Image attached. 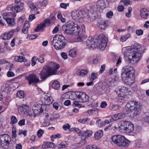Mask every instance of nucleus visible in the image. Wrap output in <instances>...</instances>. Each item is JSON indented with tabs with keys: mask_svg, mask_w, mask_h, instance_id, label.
Instances as JSON below:
<instances>
[{
	"mask_svg": "<svg viewBox=\"0 0 149 149\" xmlns=\"http://www.w3.org/2000/svg\"><path fill=\"white\" fill-rule=\"evenodd\" d=\"M32 108L35 117L36 116L41 115L44 111L45 113V109L47 108L49 109V107H46L44 104H39L34 105L33 106Z\"/></svg>",
	"mask_w": 149,
	"mask_h": 149,
	"instance_id": "obj_12",
	"label": "nucleus"
},
{
	"mask_svg": "<svg viewBox=\"0 0 149 149\" xmlns=\"http://www.w3.org/2000/svg\"><path fill=\"white\" fill-rule=\"evenodd\" d=\"M28 5L29 7L31 8V9L32 11H33V10H34L35 11H37V8L34 5L33 3L31 2H29L28 3Z\"/></svg>",
	"mask_w": 149,
	"mask_h": 149,
	"instance_id": "obj_38",
	"label": "nucleus"
},
{
	"mask_svg": "<svg viewBox=\"0 0 149 149\" xmlns=\"http://www.w3.org/2000/svg\"><path fill=\"white\" fill-rule=\"evenodd\" d=\"M52 87L56 90H58L60 88V84L58 81H54L52 84Z\"/></svg>",
	"mask_w": 149,
	"mask_h": 149,
	"instance_id": "obj_33",
	"label": "nucleus"
},
{
	"mask_svg": "<svg viewBox=\"0 0 149 149\" xmlns=\"http://www.w3.org/2000/svg\"><path fill=\"white\" fill-rule=\"evenodd\" d=\"M24 3H20L19 4L13 6L11 4L8 6L7 7V9L8 10H11L12 12L18 13L20 12L24 9Z\"/></svg>",
	"mask_w": 149,
	"mask_h": 149,
	"instance_id": "obj_14",
	"label": "nucleus"
},
{
	"mask_svg": "<svg viewBox=\"0 0 149 149\" xmlns=\"http://www.w3.org/2000/svg\"><path fill=\"white\" fill-rule=\"evenodd\" d=\"M59 25L58 24L57 26H56L53 30L52 33H57L59 30Z\"/></svg>",
	"mask_w": 149,
	"mask_h": 149,
	"instance_id": "obj_54",
	"label": "nucleus"
},
{
	"mask_svg": "<svg viewBox=\"0 0 149 149\" xmlns=\"http://www.w3.org/2000/svg\"><path fill=\"white\" fill-rule=\"evenodd\" d=\"M120 107L118 104H115L112 105L110 107L111 110L113 111H116L120 109Z\"/></svg>",
	"mask_w": 149,
	"mask_h": 149,
	"instance_id": "obj_36",
	"label": "nucleus"
},
{
	"mask_svg": "<svg viewBox=\"0 0 149 149\" xmlns=\"http://www.w3.org/2000/svg\"><path fill=\"white\" fill-rule=\"evenodd\" d=\"M34 59L36 60L37 59V58L36 56H34L32 58L31 65L32 66H34L36 64V61H35L34 60Z\"/></svg>",
	"mask_w": 149,
	"mask_h": 149,
	"instance_id": "obj_48",
	"label": "nucleus"
},
{
	"mask_svg": "<svg viewBox=\"0 0 149 149\" xmlns=\"http://www.w3.org/2000/svg\"><path fill=\"white\" fill-rule=\"evenodd\" d=\"M143 33V31L141 29H137L136 31V33L138 36L141 35Z\"/></svg>",
	"mask_w": 149,
	"mask_h": 149,
	"instance_id": "obj_44",
	"label": "nucleus"
},
{
	"mask_svg": "<svg viewBox=\"0 0 149 149\" xmlns=\"http://www.w3.org/2000/svg\"><path fill=\"white\" fill-rule=\"evenodd\" d=\"M120 2L123 3L126 6H127L130 4V2L128 0H122Z\"/></svg>",
	"mask_w": 149,
	"mask_h": 149,
	"instance_id": "obj_60",
	"label": "nucleus"
},
{
	"mask_svg": "<svg viewBox=\"0 0 149 149\" xmlns=\"http://www.w3.org/2000/svg\"><path fill=\"white\" fill-rule=\"evenodd\" d=\"M69 4L68 3H61L60 4V6L61 8L65 9H66L67 8V6H69Z\"/></svg>",
	"mask_w": 149,
	"mask_h": 149,
	"instance_id": "obj_50",
	"label": "nucleus"
},
{
	"mask_svg": "<svg viewBox=\"0 0 149 149\" xmlns=\"http://www.w3.org/2000/svg\"><path fill=\"white\" fill-rule=\"evenodd\" d=\"M69 55L72 57H74L77 55V52L75 49H71L69 52Z\"/></svg>",
	"mask_w": 149,
	"mask_h": 149,
	"instance_id": "obj_32",
	"label": "nucleus"
},
{
	"mask_svg": "<svg viewBox=\"0 0 149 149\" xmlns=\"http://www.w3.org/2000/svg\"><path fill=\"white\" fill-rule=\"evenodd\" d=\"M63 128L65 130H67L70 129V126L69 124L67 123L64 125Z\"/></svg>",
	"mask_w": 149,
	"mask_h": 149,
	"instance_id": "obj_45",
	"label": "nucleus"
},
{
	"mask_svg": "<svg viewBox=\"0 0 149 149\" xmlns=\"http://www.w3.org/2000/svg\"><path fill=\"white\" fill-rule=\"evenodd\" d=\"M117 91L120 92L121 94H124L125 95H130L132 94L131 92L129 91L128 88L124 86H121L118 87L117 89Z\"/></svg>",
	"mask_w": 149,
	"mask_h": 149,
	"instance_id": "obj_20",
	"label": "nucleus"
},
{
	"mask_svg": "<svg viewBox=\"0 0 149 149\" xmlns=\"http://www.w3.org/2000/svg\"><path fill=\"white\" fill-rule=\"evenodd\" d=\"M42 101L43 104L49 105L53 102V99L51 96L46 95L44 97L42 98Z\"/></svg>",
	"mask_w": 149,
	"mask_h": 149,
	"instance_id": "obj_19",
	"label": "nucleus"
},
{
	"mask_svg": "<svg viewBox=\"0 0 149 149\" xmlns=\"http://www.w3.org/2000/svg\"><path fill=\"white\" fill-rule=\"evenodd\" d=\"M7 36L8 40L10 39L12 37L13 35V33L11 31H9L8 33H6Z\"/></svg>",
	"mask_w": 149,
	"mask_h": 149,
	"instance_id": "obj_51",
	"label": "nucleus"
},
{
	"mask_svg": "<svg viewBox=\"0 0 149 149\" xmlns=\"http://www.w3.org/2000/svg\"><path fill=\"white\" fill-rule=\"evenodd\" d=\"M18 110H20L21 112L23 111L25 113H28L29 111V109L28 106L26 104L20 105L18 107Z\"/></svg>",
	"mask_w": 149,
	"mask_h": 149,
	"instance_id": "obj_24",
	"label": "nucleus"
},
{
	"mask_svg": "<svg viewBox=\"0 0 149 149\" xmlns=\"http://www.w3.org/2000/svg\"><path fill=\"white\" fill-rule=\"evenodd\" d=\"M25 120L24 119H22L20 120L18 123V125L22 126L25 125Z\"/></svg>",
	"mask_w": 149,
	"mask_h": 149,
	"instance_id": "obj_57",
	"label": "nucleus"
},
{
	"mask_svg": "<svg viewBox=\"0 0 149 149\" xmlns=\"http://www.w3.org/2000/svg\"><path fill=\"white\" fill-rule=\"evenodd\" d=\"M97 73H92L91 74V78L92 81L94 80V79L97 78Z\"/></svg>",
	"mask_w": 149,
	"mask_h": 149,
	"instance_id": "obj_47",
	"label": "nucleus"
},
{
	"mask_svg": "<svg viewBox=\"0 0 149 149\" xmlns=\"http://www.w3.org/2000/svg\"><path fill=\"white\" fill-rule=\"evenodd\" d=\"M36 18L34 14L30 15L29 16V19L30 21H32Z\"/></svg>",
	"mask_w": 149,
	"mask_h": 149,
	"instance_id": "obj_55",
	"label": "nucleus"
},
{
	"mask_svg": "<svg viewBox=\"0 0 149 149\" xmlns=\"http://www.w3.org/2000/svg\"><path fill=\"white\" fill-rule=\"evenodd\" d=\"M107 26V24L105 21L101 20L99 22V27L102 29H104Z\"/></svg>",
	"mask_w": 149,
	"mask_h": 149,
	"instance_id": "obj_31",
	"label": "nucleus"
},
{
	"mask_svg": "<svg viewBox=\"0 0 149 149\" xmlns=\"http://www.w3.org/2000/svg\"><path fill=\"white\" fill-rule=\"evenodd\" d=\"M140 15L142 18L147 19L149 17V11L145 8H142L140 10Z\"/></svg>",
	"mask_w": 149,
	"mask_h": 149,
	"instance_id": "obj_23",
	"label": "nucleus"
},
{
	"mask_svg": "<svg viewBox=\"0 0 149 149\" xmlns=\"http://www.w3.org/2000/svg\"><path fill=\"white\" fill-rule=\"evenodd\" d=\"M10 119L11 121L10 122V124H15L18 121L17 118L14 116H11Z\"/></svg>",
	"mask_w": 149,
	"mask_h": 149,
	"instance_id": "obj_39",
	"label": "nucleus"
},
{
	"mask_svg": "<svg viewBox=\"0 0 149 149\" xmlns=\"http://www.w3.org/2000/svg\"><path fill=\"white\" fill-rule=\"evenodd\" d=\"M59 68V65L56 64L54 67H48L43 68L39 74L41 79L44 81L51 75L58 74L57 70Z\"/></svg>",
	"mask_w": 149,
	"mask_h": 149,
	"instance_id": "obj_5",
	"label": "nucleus"
},
{
	"mask_svg": "<svg viewBox=\"0 0 149 149\" xmlns=\"http://www.w3.org/2000/svg\"><path fill=\"white\" fill-rule=\"evenodd\" d=\"M71 16L73 19L78 20L84 17V9L81 10H75L71 13Z\"/></svg>",
	"mask_w": 149,
	"mask_h": 149,
	"instance_id": "obj_15",
	"label": "nucleus"
},
{
	"mask_svg": "<svg viewBox=\"0 0 149 149\" xmlns=\"http://www.w3.org/2000/svg\"><path fill=\"white\" fill-rule=\"evenodd\" d=\"M40 3L42 6L45 7L47 4L48 2L47 0H43L42 1L40 2Z\"/></svg>",
	"mask_w": 149,
	"mask_h": 149,
	"instance_id": "obj_56",
	"label": "nucleus"
},
{
	"mask_svg": "<svg viewBox=\"0 0 149 149\" xmlns=\"http://www.w3.org/2000/svg\"><path fill=\"white\" fill-rule=\"evenodd\" d=\"M15 19L11 18H8V19H6V22L8 24V25L9 26H13L15 24Z\"/></svg>",
	"mask_w": 149,
	"mask_h": 149,
	"instance_id": "obj_30",
	"label": "nucleus"
},
{
	"mask_svg": "<svg viewBox=\"0 0 149 149\" xmlns=\"http://www.w3.org/2000/svg\"><path fill=\"white\" fill-rule=\"evenodd\" d=\"M113 15V13L112 11H110L106 14L107 17L109 18H110Z\"/></svg>",
	"mask_w": 149,
	"mask_h": 149,
	"instance_id": "obj_53",
	"label": "nucleus"
},
{
	"mask_svg": "<svg viewBox=\"0 0 149 149\" xmlns=\"http://www.w3.org/2000/svg\"><path fill=\"white\" fill-rule=\"evenodd\" d=\"M59 117V115L58 114H54L53 115V118L49 117V121H52L54 120H56Z\"/></svg>",
	"mask_w": 149,
	"mask_h": 149,
	"instance_id": "obj_42",
	"label": "nucleus"
},
{
	"mask_svg": "<svg viewBox=\"0 0 149 149\" xmlns=\"http://www.w3.org/2000/svg\"><path fill=\"white\" fill-rule=\"evenodd\" d=\"M15 60L17 62H25L27 61L25 58L22 56H18L15 57Z\"/></svg>",
	"mask_w": 149,
	"mask_h": 149,
	"instance_id": "obj_29",
	"label": "nucleus"
},
{
	"mask_svg": "<svg viewBox=\"0 0 149 149\" xmlns=\"http://www.w3.org/2000/svg\"><path fill=\"white\" fill-rule=\"evenodd\" d=\"M123 116V113H121L113 115L110 119V122H112L114 121H116L118 119H120L122 118Z\"/></svg>",
	"mask_w": 149,
	"mask_h": 149,
	"instance_id": "obj_25",
	"label": "nucleus"
},
{
	"mask_svg": "<svg viewBox=\"0 0 149 149\" xmlns=\"http://www.w3.org/2000/svg\"><path fill=\"white\" fill-rule=\"evenodd\" d=\"M127 94L125 95L124 94H121V93H119L118 95V100H120L121 102H123L125 100V97Z\"/></svg>",
	"mask_w": 149,
	"mask_h": 149,
	"instance_id": "obj_37",
	"label": "nucleus"
},
{
	"mask_svg": "<svg viewBox=\"0 0 149 149\" xmlns=\"http://www.w3.org/2000/svg\"><path fill=\"white\" fill-rule=\"evenodd\" d=\"M93 132L91 130H87L84 131V132L81 133V143L82 145L86 143V139L90 137L92 135Z\"/></svg>",
	"mask_w": 149,
	"mask_h": 149,
	"instance_id": "obj_16",
	"label": "nucleus"
},
{
	"mask_svg": "<svg viewBox=\"0 0 149 149\" xmlns=\"http://www.w3.org/2000/svg\"><path fill=\"white\" fill-rule=\"evenodd\" d=\"M49 109L47 108L45 110V112L43 114L44 116L45 117V118L44 119V121L41 124V127H46L49 125L50 124V122L48 121L49 120V118L48 117L49 116Z\"/></svg>",
	"mask_w": 149,
	"mask_h": 149,
	"instance_id": "obj_18",
	"label": "nucleus"
},
{
	"mask_svg": "<svg viewBox=\"0 0 149 149\" xmlns=\"http://www.w3.org/2000/svg\"><path fill=\"white\" fill-rule=\"evenodd\" d=\"M119 128L120 130H123L129 133L132 132L134 130V126L132 123L128 121H122L120 123Z\"/></svg>",
	"mask_w": 149,
	"mask_h": 149,
	"instance_id": "obj_11",
	"label": "nucleus"
},
{
	"mask_svg": "<svg viewBox=\"0 0 149 149\" xmlns=\"http://www.w3.org/2000/svg\"><path fill=\"white\" fill-rule=\"evenodd\" d=\"M61 137L60 134L58 133L57 134L53 135L51 136V138H58Z\"/></svg>",
	"mask_w": 149,
	"mask_h": 149,
	"instance_id": "obj_61",
	"label": "nucleus"
},
{
	"mask_svg": "<svg viewBox=\"0 0 149 149\" xmlns=\"http://www.w3.org/2000/svg\"><path fill=\"white\" fill-rule=\"evenodd\" d=\"M61 56L62 58L64 59H66L67 58V56L65 52H62L61 53Z\"/></svg>",
	"mask_w": 149,
	"mask_h": 149,
	"instance_id": "obj_64",
	"label": "nucleus"
},
{
	"mask_svg": "<svg viewBox=\"0 0 149 149\" xmlns=\"http://www.w3.org/2000/svg\"><path fill=\"white\" fill-rule=\"evenodd\" d=\"M25 80H26L29 85L32 84H36L40 80L36 74L34 73L29 74L25 77Z\"/></svg>",
	"mask_w": 149,
	"mask_h": 149,
	"instance_id": "obj_13",
	"label": "nucleus"
},
{
	"mask_svg": "<svg viewBox=\"0 0 149 149\" xmlns=\"http://www.w3.org/2000/svg\"><path fill=\"white\" fill-rule=\"evenodd\" d=\"M144 120L145 122L149 123V113L145 115L144 117Z\"/></svg>",
	"mask_w": 149,
	"mask_h": 149,
	"instance_id": "obj_46",
	"label": "nucleus"
},
{
	"mask_svg": "<svg viewBox=\"0 0 149 149\" xmlns=\"http://www.w3.org/2000/svg\"><path fill=\"white\" fill-rule=\"evenodd\" d=\"M54 145L52 142H47L44 143L42 146L41 149H45L47 148H53Z\"/></svg>",
	"mask_w": 149,
	"mask_h": 149,
	"instance_id": "obj_27",
	"label": "nucleus"
},
{
	"mask_svg": "<svg viewBox=\"0 0 149 149\" xmlns=\"http://www.w3.org/2000/svg\"><path fill=\"white\" fill-rule=\"evenodd\" d=\"M87 112L90 115L96 114L98 112V110L97 109H93L88 110Z\"/></svg>",
	"mask_w": 149,
	"mask_h": 149,
	"instance_id": "obj_35",
	"label": "nucleus"
},
{
	"mask_svg": "<svg viewBox=\"0 0 149 149\" xmlns=\"http://www.w3.org/2000/svg\"><path fill=\"white\" fill-rule=\"evenodd\" d=\"M103 135V131L102 130H99L95 132L94 134V137L95 140H99L100 139Z\"/></svg>",
	"mask_w": 149,
	"mask_h": 149,
	"instance_id": "obj_26",
	"label": "nucleus"
},
{
	"mask_svg": "<svg viewBox=\"0 0 149 149\" xmlns=\"http://www.w3.org/2000/svg\"><path fill=\"white\" fill-rule=\"evenodd\" d=\"M107 2V0H98L96 2V6L97 9L102 10L106 7V2Z\"/></svg>",
	"mask_w": 149,
	"mask_h": 149,
	"instance_id": "obj_21",
	"label": "nucleus"
},
{
	"mask_svg": "<svg viewBox=\"0 0 149 149\" xmlns=\"http://www.w3.org/2000/svg\"><path fill=\"white\" fill-rule=\"evenodd\" d=\"M30 25L28 21H26L25 22L24 27L28 29L30 27Z\"/></svg>",
	"mask_w": 149,
	"mask_h": 149,
	"instance_id": "obj_62",
	"label": "nucleus"
},
{
	"mask_svg": "<svg viewBox=\"0 0 149 149\" xmlns=\"http://www.w3.org/2000/svg\"><path fill=\"white\" fill-rule=\"evenodd\" d=\"M71 131H75L77 133L78 135L80 136L81 135V132L80 130L78 128L75 127L71 128L70 129Z\"/></svg>",
	"mask_w": 149,
	"mask_h": 149,
	"instance_id": "obj_41",
	"label": "nucleus"
},
{
	"mask_svg": "<svg viewBox=\"0 0 149 149\" xmlns=\"http://www.w3.org/2000/svg\"><path fill=\"white\" fill-rule=\"evenodd\" d=\"M24 93L23 91H19L17 93V96L20 98H22L24 97Z\"/></svg>",
	"mask_w": 149,
	"mask_h": 149,
	"instance_id": "obj_40",
	"label": "nucleus"
},
{
	"mask_svg": "<svg viewBox=\"0 0 149 149\" xmlns=\"http://www.w3.org/2000/svg\"><path fill=\"white\" fill-rule=\"evenodd\" d=\"M62 29L66 33L79 34L81 32V28L78 25L73 22L69 21L67 25L62 26Z\"/></svg>",
	"mask_w": 149,
	"mask_h": 149,
	"instance_id": "obj_4",
	"label": "nucleus"
},
{
	"mask_svg": "<svg viewBox=\"0 0 149 149\" xmlns=\"http://www.w3.org/2000/svg\"><path fill=\"white\" fill-rule=\"evenodd\" d=\"M134 146L136 147L139 148L142 146V140L141 139L136 140L134 143Z\"/></svg>",
	"mask_w": 149,
	"mask_h": 149,
	"instance_id": "obj_34",
	"label": "nucleus"
},
{
	"mask_svg": "<svg viewBox=\"0 0 149 149\" xmlns=\"http://www.w3.org/2000/svg\"><path fill=\"white\" fill-rule=\"evenodd\" d=\"M126 107L133 116H137L140 113L141 106L137 102L130 101L126 104Z\"/></svg>",
	"mask_w": 149,
	"mask_h": 149,
	"instance_id": "obj_7",
	"label": "nucleus"
},
{
	"mask_svg": "<svg viewBox=\"0 0 149 149\" xmlns=\"http://www.w3.org/2000/svg\"><path fill=\"white\" fill-rule=\"evenodd\" d=\"M44 133V131L42 129H39L37 132V135L39 137H40L42 136Z\"/></svg>",
	"mask_w": 149,
	"mask_h": 149,
	"instance_id": "obj_49",
	"label": "nucleus"
},
{
	"mask_svg": "<svg viewBox=\"0 0 149 149\" xmlns=\"http://www.w3.org/2000/svg\"><path fill=\"white\" fill-rule=\"evenodd\" d=\"M107 106V104L105 101L102 102L100 104V107L101 108H104Z\"/></svg>",
	"mask_w": 149,
	"mask_h": 149,
	"instance_id": "obj_58",
	"label": "nucleus"
},
{
	"mask_svg": "<svg viewBox=\"0 0 149 149\" xmlns=\"http://www.w3.org/2000/svg\"><path fill=\"white\" fill-rule=\"evenodd\" d=\"M67 42L65 38L62 35H57L53 39L52 43L55 48L57 50L64 48Z\"/></svg>",
	"mask_w": 149,
	"mask_h": 149,
	"instance_id": "obj_6",
	"label": "nucleus"
},
{
	"mask_svg": "<svg viewBox=\"0 0 149 149\" xmlns=\"http://www.w3.org/2000/svg\"><path fill=\"white\" fill-rule=\"evenodd\" d=\"M51 21L49 19H46L45 20L43 23H40L37 27L36 28L34 29L35 31H39L40 30L44 29L47 26H48L51 24Z\"/></svg>",
	"mask_w": 149,
	"mask_h": 149,
	"instance_id": "obj_17",
	"label": "nucleus"
},
{
	"mask_svg": "<svg viewBox=\"0 0 149 149\" xmlns=\"http://www.w3.org/2000/svg\"><path fill=\"white\" fill-rule=\"evenodd\" d=\"M71 96L74 100L80 102H85L89 100V96L85 93L81 92H75L72 93Z\"/></svg>",
	"mask_w": 149,
	"mask_h": 149,
	"instance_id": "obj_10",
	"label": "nucleus"
},
{
	"mask_svg": "<svg viewBox=\"0 0 149 149\" xmlns=\"http://www.w3.org/2000/svg\"><path fill=\"white\" fill-rule=\"evenodd\" d=\"M97 9L95 7H92L89 10L86 8L84 9V17H86L87 20L90 22H93L97 18Z\"/></svg>",
	"mask_w": 149,
	"mask_h": 149,
	"instance_id": "obj_9",
	"label": "nucleus"
},
{
	"mask_svg": "<svg viewBox=\"0 0 149 149\" xmlns=\"http://www.w3.org/2000/svg\"><path fill=\"white\" fill-rule=\"evenodd\" d=\"M7 35L6 33L2 34L1 36H0V39L3 40H8Z\"/></svg>",
	"mask_w": 149,
	"mask_h": 149,
	"instance_id": "obj_52",
	"label": "nucleus"
},
{
	"mask_svg": "<svg viewBox=\"0 0 149 149\" xmlns=\"http://www.w3.org/2000/svg\"><path fill=\"white\" fill-rule=\"evenodd\" d=\"M53 107L55 109L57 110L58 109L59 105L58 103L55 102L53 104Z\"/></svg>",
	"mask_w": 149,
	"mask_h": 149,
	"instance_id": "obj_59",
	"label": "nucleus"
},
{
	"mask_svg": "<svg viewBox=\"0 0 149 149\" xmlns=\"http://www.w3.org/2000/svg\"><path fill=\"white\" fill-rule=\"evenodd\" d=\"M88 72V71L86 70L79 69L77 71V74L79 76L82 77L86 75Z\"/></svg>",
	"mask_w": 149,
	"mask_h": 149,
	"instance_id": "obj_28",
	"label": "nucleus"
},
{
	"mask_svg": "<svg viewBox=\"0 0 149 149\" xmlns=\"http://www.w3.org/2000/svg\"><path fill=\"white\" fill-rule=\"evenodd\" d=\"M67 146V144L63 142H61L58 145V147L59 148H63Z\"/></svg>",
	"mask_w": 149,
	"mask_h": 149,
	"instance_id": "obj_43",
	"label": "nucleus"
},
{
	"mask_svg": "<svg viewBox=\"0 0 149 149\" xmlns=\"http://www.w3.org/2000/svg\"><path fill=\"white\" fill-rule=\"evenodd\" d=\"M123 70L121 75L122 79L127 84L132 85L135 80L133 68L130 66H126L123 68Z\"/></svg>",
	"mask_w": 149,
	"mask_h": 149,
	"instance_id": "obj_3",
	"label": "nucleus"
},
{
	"mask_svg": "<svg viewBox=\"0 0 149 149\" xmlns=\"http://www.w3.org/2000/svg\"><path fill=\"white\" fill-rule=\"evenodd\" d=\"M11 140L10 136L7 134H3L0 135V141L2 142H5L6 143V145L9 143Z\"/></svg>",
	"mask_w": 149,
	"mask_h": 149,
	"instance_id": "obj_22",
	"label": "nucleus"
},
{
	"mask_svg": "<svg viewBox=\"0 0 149 149\" xmlns=\"http://www.w3.org/2000/svg\"><path fill=\"white\" fill-rule=\"evenodd\" d=\"M124 8V7L123 6H119L117 7V9L118 11H122Z\"/></svg>",
	"mask_w": 149,
	"mask_h": 149,
	"instance_id": "obj_63",
	"label": "nucleus"
},
{
	"mask_svg": "<svg viewBox=\"0 0 149 149\" xmlns=\"http://www.w3.org/2000/svg\"><path fill=\"white\" fill-rule=\"evenodd\" d=\"M112 141L120 147H125L129 145L128 140L121 135H115L111 138Z\"/></svg>",
	"mask_w": 149,
	"mask_h": 149,
	"instance_id": "obj_8",
	"label": "nucleus"
},
{
	"mask_svg": "<svg viewBox=\"0 0 149 149\" xmlns=\"http://www.w3.org/2000/svg\"><path fill=\"white\" fill-rule=\"evenodd\" d=\"M95 40L94 39L90 38L87 40L86 43L88 48H93L98 46L102 50L105 49L107 42V38L105 35L103 34H100L98 36V38Z\"/></svg>",
	"mask_w": 149,
	"mask_h": 149,
	"instance_id": "obj_2",
	"label": "nucleus"
},
{
	"mask_svg": "<svg viewBox=\"0 0 149 149\" xmlns=\"http://www.w3.org/2000/svg\"><path fill=\"white\" fill-rule=\"evenodd\" d=\"M143 51L142 47L137 45L134 47L127 49L124 52V56L125 58H128L131 63L136 64L140 60Z\"/></svg>",
	"mask_w": 149,
	"mask_h": 149,
	"instance_id": "obj_1",
	"label": "nucleus"
}]
</instances>
